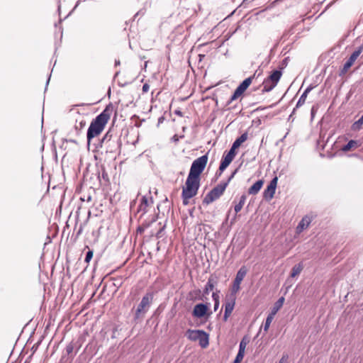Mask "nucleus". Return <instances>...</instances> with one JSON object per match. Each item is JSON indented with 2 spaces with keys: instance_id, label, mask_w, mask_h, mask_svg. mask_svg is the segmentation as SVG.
Masks as SVG:
<instances>
[{
  "instance_id": "1",
  "label": "nucleus",
  "mask_w": 363,
  "mask_h": 363,
  "mask_svg": "<svg viewBox=\"0 0 363 363\" xmlns=\"http://www.w3.org/2000/svg\"><path fill=\"white\" fill-rule=\"evenodd\" d=\"M113 105L109 104L105 109L92 121V138L99 135L104 129L113 111Z\"/></svg>"
},
{
  "instance_id": "2",
  "label": "nucleus",
  "mask_w": 363,
  "mask_h": 363,
  "mask_svg": "<svg viewBox=\"0 0 363 363\" xmlns=\"http://www.w3.org/2000/svg\"><path fill=\"white\" fill-rule=\"evenodd\" d=\"M77 225H79L77 231V237L82 234L84 230L89 233V227L88 226L89 220L91 218V208L80 205L77 211Z\"/></svg>"
},
{
  "instance_id": "3",
  "label": "nucleus",
  "mask_w": 363,
  "mask_h": 363,
  "mask_svg": "<svg viewBox=\"0 0 363 363\" xmlns=\"http://www.w3.org/2000/svg\"><path fill=\"white\" fill-rule=\"evenodd\" d=\"M200 186V177L189 174L182 191L186 196H196Z\"/></svg>"
},
{
  "instance_id": "4",
  "label": "nucleus",
  "mask_w": 363,
  "mask_h": 363,
  "mask_svg": "<svg viewBox=\"0 0 363 363\" xmlns=\"http://www.w3.org/2000/svg\"><path fill=\"white\" fill-rule=\"evenodd\" d=\"M227 186L228 182H224L215 186L206 195L203 200V203L208 205L220 198L223 194Z\"/></svg>"
},
{
  "instance_id": "5",
  "label": "nucleus",
  "mask_w": 363,
  "mask_h": 363,
  "mask_svg": "<svg viewBox=\"0 0 363 363\" xmlns=\"http://www.w3.org/2000/svg\"><path fill=\"white\" fill-rule=\"evenodd\" d=\"M152 294L150 293L147 294L143 297L135 311V319H140L144 317L145 313L148 311V308L152 301Z\"/></svg>"
},
{
  "instance_id": "6",
  "label": "nucleus",
  "mask_w": 363,
  "mask_h": 363,
  "mask_svg": "<svg viewBox=\"0 0 363 363\" xmlns=\"http://www.w3.org/2000/svg\"><path fill=\"white\" fill-rule=\"evenodd\" d=\"M208 162V153L196 159L191 164L189 173L200 177Z\"/></svg>"
},
{
  "instance_id": "7",
  "label": "nucleus",
  "mask_w": 363,
  "mask_h": 363,
  "mask_svg": "<svg viewBox=\"0 0 363 363\" xmlns=\"http://www.w3.org/2000/svg\"><path fill=\"white\" fill-rule=\"evenodd\" d=\"M83 106L76 105L75 107L70 110V111H75L79 114V116L75 119V129L81 130L84 128L86 123V118H89L88 113H85L83 111Z\"/></svg>"
},
{
  "instance_id": "8",
  "label": "nucleus",
  "mask_w": 363,
  "mask_h": 363,
  "mask_svg": "<svg viewBox=\"0 0 363 363\" xmlns=\"http://www.w3.org/2000/svg\"><path fill=\"white\" fill-rule=\"evenodd\" d=\"M363 51V45L358 47L356 50H354L349 59L346 61V62L344 64L343 67L340 71L339 75L340 76H344L350 69V68L353 65L355 60L357 59V57L360 55V54Z\"/></svg>"
},
{
  "instance_id": "9",
  "label": "nucleus",
  "mask_w": 363,
  "mask_h": 363,
  "mask_svg": "<svg viewBox=\"0 0 363 363\" xmlns=\"http://www.w3.org/2000/svg\"><path fill=\"white\" fill-rule=\"evenodd\" d=\"M247 270L245 266H242L237 272L235 279L233 281V287L231 289L230 294H233L235 296L236 293L240 290V285L243 280L244 277L246 276Z\"/></svg>"
},
{
  "instance_id": "10",
  "label": "nucleus",
  "mask_w": 363,
  "mask_h": 363,
  "mask_svg": "<svg viewBox=\"0 0 363 363\" xmlns=\"http://www.w3.org/2000/svg\"><path fill=\"white\" fill-rule=\"evenodd\" d=\"M236 296L233 294H230L229 297L227 298L225 304V313L223 315V320L227 321L229 316L231 315L235 304Z\"/></svg>"
},
{
  "instance_id": "11",
  "label": "nucleus",
  "mask_w": 363,
  "mask_h": 363,
  "mask_svg": "<svg viewBox=\"0 0 363 363\" xmlns=\"http://www.w3.org/2000/svg\"><path fill=\"white\" fill-rule=\"evenodd\" d=\"M277 181L278 178L277 177L271 180L269 184L263 193V196L265 199L270 200L274 197L277 185Z\"/></svg>"
},
{
  "instance_id": "12",
  "label": "nucleus",
  "mask_w": 363,
  "mask_h": 363,
  "mask_svg": "<svg viewBox=\"0 0 363 363\" xmlns=\"http://www.w3.org/2000/svg\"><path fill=\"white\" fill-rule=\"evenodd\" d=\"M208 310V303H198L192 311V315L197 318L204 317L207 314Z\"/></svg>"
},
{
  "instance_id": "13",
  "label": "nucleus",
  "mask_w": 363,
  "mask_h": 363,
  "mask_svg": "<svg viewBox=\"0 0 363 363\" xmlns=\"http://www.w3.org/2000/svg\"><path fill=\"white\" fill-rule=\"evenodd\" d=\"M91 344V342L89 341L83 352H82L79 357H78V363H89V362L91 361V347H89V345Z\"/></svg>"
},
{
  "instance_id": "14",
  "label": "nucleus",
  "mask_w": 363,
  "mask_h": 363,
  "mask_svg": "<svg viewBox=\"0 0 363 363\" xmlns=\"http://www.w3.org/2000/svg\"><path fill=\"white\" fill-rule=\"evenodd\" d=\"M255 76L256 72H255L252 76L245 79L236 89L242 94H243L251 84L252 81L254 78H255Z\"/></svg>"
},
{
  "instance_id": "15",
  "label": "nucleus",
  "mask_w": 363,
  "mask_h": 363,
  "mask_svg": "<svg viewBox=\"0 0 363 363\" xmlns=\"http://www.w3.org/2000/svg\"><path fill=\"white\" fill-rule=\"evenodd\" d=\"M233 159L234 158L233 157H231L230 155H229L228 154H226L225 155H223V158L221 160L220 166H219V170L220 172H223L229 166V164L232 162Z\"/></svg>"
},
{
  "instance_id": "16",
  "label": "nucleus",
  "mask_w": 363,
  "mask_h": 363,
  "mask_svg": "<svg viewBox=\"0 0 363 363\" xmlns=\"http://www.w3.org/2000/svg\"><path fill=\"white\" fill-rule=\"evenodd\" d=\"M311 220H312V218L310 216H304L301 219L300 223H298V225L297 226V230L298 232H301L303 230L308 228L309 224L311 223Z\"/></svg>"
},
{
  "instance_id": "17",
  "label": "nucleus",
  "mask_w": 363,
  "mask_h": 363,
  "mask_svg": "<svg viewBox=\"0 0 363 363\" xmlns=\"http://www.w3.org/2000/svg\"><path fill=\"white\" fill-rule=\"evenodd\" d=\"M282 75V72L281 70H274L272 72L271 74L265 79L268 82H272L273 83L277 84Z\"/></svg>"
},
{
  "instance_id": "18",
  "label": "nucleus",
  "mask_w": 363,
  "mask_h": 363,
  "mask_svg": "<svg viewBox=\"0 0 363 363\" xmlns=\"http://www.w3.org/2000/svg\"><path fill=\"white\" fill-rule=\"evenodd\" d=\"M200 333L201 336L199 339V345L202 348H206L209 345L208 334L203 330H201Z\"/></svg>"
},
{
  "instance_id": "19",
  "label": "nucleus",
  "mask_w": 363,
  "mask_h": 363,
  "mask_svg": "<svg viewBox=\"0 0 363 363\" xmlns=\"http://www.w3.org/2000/svg\"><path fill=\"white\" fill-rule=\"evenodd\" d=\"M263 184L264 182L262 179L257 181L251 187L249 188L248 194L256 195L261 189Z\"/></svg>"
},
{
  "instance_id": "20",
  "label": "nucleus",
  "mask_w": 363,
  "mask_h": 363,
  "mask_svg": "<svg viewBox=\"0 0 363 363\" xmlns=\"http://www.w3.org/2000/svg\"><path fill=\"white\" fill-rule=\"evenodd\" d=\"M201 332V330H191V329H189L187 330L186 331V335H187V337L190 340H192V341H196V340H199V337H200V333Z\"/></svg>"
},
{
  "instance_id": "21",
  "label": "nucleus",
  "mask_w": 363,
  "mask_h": 363,
  "mask_svg": "<svg viewBox=\"0 0 363 363\" xmlns=\"http://www.w3.org/2000/svg\"><path fill=\"white\" fill-rule=\"evenodd\" d=\"M284 302V298L281 297L279 298L274 304V306L272 309L271 314L272 315H275L276 313L279 311V310L282 307Z\"/></svg>"
},
{
  "instance_id": "22",
  "label": "nucleus",
  "mask_w": 363,
  "mask_h": 363,
  "mask_svg": "<svg viewBox=\"0 0 363 363\" xmlns=\"http://www.w3.org/2000/svg\"><path fill=\"white\" fill-rule=\"evenodd\" d=\"M358 146L359 145L357 140H351L342 147V150L343 152H348L357 148Z\"/></svg>"
},
{
  "instance_id": "23",
  "label": "nucleus",
  "mask_w": 363,
  "mask_h": 363,
  "mask_svg": "<svg viewBox=\"0 0 363 363\" xmlns=\"http://www.w3.org/2000/svg\"><path fill=\"white\" fill-rule=\"evenodd\" d=\"M312 89H313V87L309 86L304 91V92L302 94V95L299 98V99L296 104V108H298V107L301 106L305 103L307 95L311 91Z\"/></svg>"
},
{
  "instance_id": "24",
  "label": "nucleus",
  "mask_w": 363,
  "mask_h": 363,
  "mask_svg": "<svg viewBox=\"0 0 363 363\" xmlns=\"http://www.w3.org/2000/svg\"><path fill=\"white\" fill-rule=\"evenodd\" d=\"M277 84L273 83L272 82H268L267 80H264L262 85H263V89L262 90V92H269L272 91Z\"/></svg>"
},
{
  "instance_id": "25",
  "label": "nucleus",
  "mask_w": 363,
  "mask_h": 363,
  "mask_svg": "<svg viewBox=\"0 0 363 363\" xmlns=\"http://www.w3.org/2000/svg\"><path fill=\"white\" fill-rule=\"evenodd\" d=\"M303 269V266L301 263L295 264L291 269V277L294 278L298 276L301 272Z\"/></svg>"
},
{
  "instance_id": "26",
  "label": "nucleus",
  "mask_w": 363,
  "mask_h": 363,
  "mask_svg": "<svg viewBox=\"0 0 363 363\" xmlns=\"http://www.w3.org/2000/svg\"><path fill=\"white\" fill-rule=\"evenodd\" d=\"M247 133H244L239 138H238L233 143L237 147H239L244 142L247 140Z\"/></svg>"
},
{
  "instance_id": "27",
  "label": "nucleus",
  "mask_w": 363,
  "mask_h": 363,
  "mask_svg": "<svg viewBox=\"0 0 363 363\" xmlns=\"http://www.w3.org/2000/svg\"><path fill=\"white\" fill-rule=\"evenodd\" d=\"M245 201H246V196L245 194H243L241 196L239 203L238 204H236L234 207V210H235V212L236 214L241 211V209L243 207V205L245 204Z\"/></svg>"
},
{
  "instance_id": "28",
  "label": "nucleus",
  "mask_w": 363,
  "mask_h": 363,
  "mask_svg": "<svg viewBox=\"0 0 363 363\" xmlns=\"http://www.w3.org/2000/svg\"><path fill=\"white\" fill-rule=\"evenodd\" d=\"M94 8L96 13H100L105 5V0H94Z\"/></svg>"
},
{
  "instance_id": "29",
  "label": "nucleus",
  "mask_w": 363,
  "mask_h": 363,
  "mask_svg": "<svg viewBox=\"0 0 363 363\" xmlns=\"http://www.w3.org/2000/svg\"><path fill=\"white\" fill-rule=\"evenodd\" d=\"M362 125H363V115L361 116V118L359 120L355 121L352 125L351 128L353 131H357L362 128Z\"/></svg>"
},
{
  "instance_id": "30",
  "label": "nucleus",
  "mask_w": 363,
  "mask_h": 363,
  "mask_svg": "<svg viewBox=\"0 0 363 363\" xmlns=\"http://www.w3.org/2000/svg\"><path fill=\"white\" fill-rule=\"evenodd\" d=\"M220 291L216 290V291L213 292L212 298L214 301V311H216L219 306V295Z\"/></svg>"
},
{
  "instance_id": "31",
  "label": "nucleus",
  "mask_w": 363,
  "mask_h": 363,
  "mask_svg": "<svg viewBox=\"0 0 363 363\" xmlns=\"http://www.w3.org/2000/svg\"><path fill=\"white\" fill-rule=\"evenodd\" d=\"M213 289H214V287L211 286L210 284H206V285L203 289V295H202V296H201L199 298V299L202 300V301L206 300L207 298L206 297V296L208 295L209 291H213Z\"/></svg>"
},
{
  "instance_id": "32",
  "label": "nucleus",
  "mask_w": 363,
  "mask_h": 363,
  "mask_svg": "<svg viewBox=\"0 0 363 363\" xmlns=\"http://www.w3.org/2000/svg\"><path fill=\"white\" fill-rule=\"evenodd\" d=\"M242 94L237 89L235 90L233 94L231 96L230 99L228 101L226 104V106H229L233 101L236 100L238 97H240Z\"/></svg>"
},
{
  "instance_id": "33",
  "label": "nucleus",
  "mask_w": 363,
  "mask_h": 363,
  "mask_svg": "<svg viewBox=\"0 0 363 363\" xmlns=\"http://www.w3.org/2000/svg\"><path fill=\"white\" fill-rule=\"evenodd\" d=\"M74 349V346L72 342L69 343L66 346V348H65L66 354L69 357H74V354H73Z\"/></svg>"
},
{
  "instance_id": "34",
  "label": "nucleus",
  "mask_w": 363,
  "mask_h": 363,
  "mask_svg": "<svg viewBox=\"0 0 363 363\" xmlns=\"http://www.w3.org/2000/svg\"><path fill=\"white\" fill-rule=\"evenodd\" d=\"M218 277L215 275H211L208 279L207 284H210L211 286L214 287L218 284Z\"/></svg>"
},
{
  "instance_id": "35",
  "label": "nucleus",
  "mask_w": 363,
  "mask_h": 363,
  "mask_svg": "<svg viewBox=\"0 0 363 363\" xmlns=\"http://www.w3.org/2000/svg\"><path fill=\"white\" fill-rule=\"evenodd\" d=\"M274 315H272L271 313H269L268 315V316L266 318V320H265V323H264V331H267L269 326H270V324L274 318Z\"/></svg>"
},
{
  "instance_id": "36",
  "label": "nucleus",
  "mask_w": 363,
  "mask_h": 363,
  "mask_svg": "<svg viewBox=\"0 0 363 363\" xmlns=\"http://www.w3.org/2000/svg\"><path fill=\"white\" fill-rule=\"evenodd\" d=\"M85 248L88 249L86 257H85V262L89 263L91 261V249H89V243L85 242Z\"/></svg>"
},
{
  "instance_id": "37",
  "label": "nucleus",
  "mask_w": 363,
  "mask_h": 363,
  "mask_svg": "<svg viewBox=\"0 0 363 363\" xmlns=\"http://www.w3.org/2000/svg\"><path fill=\"white\" fill-rule=\"evenodd\" d=\"M86 138H87V147L89 150L91 145V124L89 125L86 131Z\"/></svg>"
},
{
  "instance_id": "38",
  "label": "nucleus",
  "mask_w": 363,
  "mask_h": 363,
  "mask_svg": "<svg viewBox=\"0 0 363 363\" xmlns=\"http://www.w3.org/2000/svg\"><path fill=\"white\" fill-rule=\"evenodd\" d=\"M247 346V342L245 340V338H243L239 345V352H242V353H245V350Z\"/></svg>"
},
{
  "instance_id": "39",
  "label": "nucleus",
  "mask_w": 363,
  "mask_h": 363,
  "mask_svg": "<svg viewBox=\"0 0 363 363\" xmlns=\"http://www.w3.org/2000/svg\"><path fill=\"white\" fill-rule=\"evenodd\" d=\"M238 147H237L236 146H235L233 144L231 147V148L230 149V150L228 151V152L227 153L228 155H230L231 157H233V158L235 157L236 155V149H238Z\"/></svg>"
},
{
  "instance_id": "40",
  "label": "nucleus",
  "mask_w": 363,
  "mask_h": 363,
  "mask_svg": "<svg viewBox=\"0 0 363 363\" xmlns=\"http://www.w3.org/2000/svg\"><path fill=\"white\" fill-rule=\"evenodd\" d=\"M244 354L245 353H242V352H238L237 354V356L235 359V361L236 362V363H240L244 357Z\"/></svg>"
},
{
  "instance_id": "41",
  "label": "nucleus",
  "mask_w": 363,
  "mask_h": 363,
  "mask_svg": "<svg viewBox=\"0 0 363 363\" xmlns=\"http://www.w3.org/2000/svg\"><path fill=\"white\" fill-rule=\"evenodd\" d=\"M194 196H186L184 195V192L182 191V199H183V203L184 205H188L189 204V200L191 198H193Z\"/></svg>"
},
{
  "instance_id": "42",
  "label": "nucleus",
  "mask_w": 363,
  "mask_h": 363,
  "mask_svg": "<svg viewBox=\"0 0 363 363\" xmlns=\"http://www.w3.org/2000/svg\"><path fill=\"white\" fill-rule=\"evenodd\" d=\"M89 0H78L74 6V7L73 8V9L68 13V15L65 17L67 18V16H69L72 12L75 10L83 2H88Z\"/></svg>"
},
{
  "instance_id": "43",
  "label": "nucleus",
  "mask_w": 363,
  "mask_h": 363,
  "mask_svg": "<svg viewBox=\"0 0 363 363\" xmlns=\"http://www.w3.org/2000/svg\"><path fill=\"white\" fill-rule=\"evenodd\" d=\"M140 204H142V206H145V208H147L148 206V201L145 196H143Z\"/></svg>"
},
{
  "instance_id": "44",
  "label": "nucleus",
  "mask_w": 363,
  "mask_h": 363,
  "mask_svg": "<svg viewBox=\"0 0 363 363\" xmlns=\"http://www.w3.org/2000/svg\"><path fill=\"white\" fill-rule=\"evenodd\" d=\"M80 201H82V202H84V201H87V202H89L91 201V194H88V195L86 196V197L85 196H81L80 197Z\"/></svg>"
},
{
  "instance_id": "45",
  "label": "nucleus",
  "mask_w": 363,
  "mask_h": 363,
  "mask_svg": "<svg viewBox=\"0 0 363 363\" xmlns=\"http://www.w3.org/2000/svg\"><path fill=\"white\" fill-rule=\"evenodd\" d=\"M238 168L235 169L231 174V175L229 177V178L228 179V180L225 182H228V184H229V182L231 181V179L234 177V176L235 175V174L238 172Z\"/></svg>"
},
{
  "instance_id": "46",
  "label": "nucleus",
  "mask_w": 363,
  "mask_h": 363,
  "mask_svg": "<svg viewBox=\"0 0 363 363\" xmlns=\"http://www.w3.org/2000/svg\"><path fill=\"white\" fill-rule=\"evenodd\" d=\"M164 228H165V225H164L163 227H162V228L160 229V230L157 233V234H156V237H157V238H161V237L162 236V231L164 230Z\"/></svg>"
},
{
  "instance_id": "47",
  "label": "nucleus",
  "mask_w": 363,
  "mask_h": 363,
  "mask_svg": "<svg viewBox=\"0 0 363 363\" xmlns=\"http://www.w3.org/2000/svg\"><path fill=\"white\" fill-rule=\"evenodd\" d=\"M287 360H288V355L287 354H284L281 358V359L279 361V363H286Z\"/></svg>"
},
{
  "instance_id": "48",
  "label": "nucleus",
  "mask_w": 363,
  "mask_h": 363,
  "mask_svg": "<svg viewBox=\"0 0 363 363\" xmlns=\"http://www.w3.org/2000/svg\"><path fill=\"white\" fill-rule=\"evenodd\" d=\"M149 89H150L149 84H147V83L144 84L143 86V93L147 92Z\"/></svg>"
},
{
  "instance_id": "49",
  "label": "nucleus",
  "mask_w": 363,
  "mask_h": 363,
  "mask_svg": "<svg viewBox=\"0 0 363 363\" xmlns=\"http://www.w3.org/2000/svg\"><path fill=\"white\" fill-rule=\"evenodd\" d=\"M138 211H143V213H145L146 212V208H145V206H142V204H140L139 208H138Z\"/></svg>"
},
{
  "instance_id": "50",
  "label": "nucleus",
  "mask_w": 363,
  "mask_h": 363,
  "mask_svg": "<svg viewBox=\"0 0 363 363\" xmlns=\"http://www.w3.org/2000/svg\"><path fill=\"white\" fill-rule=\"evenodd\" d=\"M255 72H256L255 77H259L262 74V71L257 69V70L255 71Z\"/></svg>"
},
{
  "instance_id": "51",
  "label": "nucleus",
  "mask_w": 363,
  "mask_h": 363,
  "mask_svg": "<svg viewBox=\"0 0 363 363\" xmlns=\"http://www.w3.org/2000/svg\"><path fill=\"white\" fill-rule=\"evenodd\" d=\"M172 140L174 142L177 143V142L179 140L178 136H177V135H174L172 137Z\"/></svg>"
},
{
  "instance_id": "52",
  "label": "nucleus",
  "mask_w": 363,
  "mask_h": 363,
  "mask_svg": "<svg viewBox=\"0 0 363 363\" xmlns=\"http://www.w3.org/2000/svg\"><path fill=\"white\" fill-rule=\"evenodd\" d=\"M164 120V118L163 116L159 118L158 123H162Z\"/></svg>"
},
{
  "instance_id": "53",
  "label": "nucleus",
  "mask_w": 363,
  "mask_h": 363,
  "mask_svg": "<svg viewBox=\"0 0 363 363\" xmlns=\"http://www.w3.org/2000/svg\"><path fill=\"white\" fill-rule=\"evenodd\" d=\"M175 113L178 116H182V113L180 111H176Z\"/></svg>"
},
{
  "instance_id": "54",
  "label": "nucleus",
  "mask_w": 363,
  "mask_h": 363,
  "mask_svg": "<svg viewBox=\"0 0 363 363\" xmlns=\"http://www.w3.org/2000/svg\"><path fill=\"white\" fill-rule=\"evenodd\" d=\"M222 172H220V171L218 169V171L216 172V176H217V177H220V176L221 175Z\"/></svg>"
},
{
  "instance_id": "55",
  "label": "nucleus",
  "mask_w": 363,
  "mask_h": 363,
  "mask_svg": "<svg viewBox=\"0 0 363 363\" xmlns=\"http://www.w3.org/2000/svg\"><path fill=\"white\" fill-rule=\"evenodd\" d=\"M50 76L48 77V80H47V82H46V85H45V90L47 89V86L49 84V82H50Z\"/></svg>"
},
{
  "instance_id": "56",
  "label": "nucleus",
  "mask_w": 363,
  "mask_h": 363,
  "mask_svg": "<svg viewBox=\"0 0 363 363\" xmlns=\"http://www.w3.org/2000/svg\"><path fill=\"white\" fill-rule=\"evenodd\" d=\"M138 232H140V233H142V232L143 231V228H141V227H139V228H138Z\"/></svg>"
},
{
  "instance_id": "57",
  "label": "nucleus",
  "mask_w": 363,
  "mask_h": 363,
  "mask_svg": "<svg viewBox=\"0 0 363 363\" xmlns=\"http://www.w3.org/2000/svg\"><path fill=\"white\" fill-rule=\"evenodd\" d=\"M115 65H116V66L119 65H120V61L119 60H116Z\"/></svg>"
},
{
  "instance_id": "58",
  "label": "nucleus",
  "mask_w": 363,
  "mask_h": 363,
  "mask_svg": "<svg viewBox=\"0 0 363 363\" xmlns=\"http://www.w3.org/2000/svg\"><path fill=\"white\" fill-rule=\"evenodd\" d=\"M286 59H284V60L282 61V65H283V66L286 64Z\"/></svg>"
},
{
  "instance_id": "59",
  "label": "nucleus",
  "mask_w": 363,
  "mask_h": 363,
  "mask_svg": "<svg viewBox=\"0 0 363 363\" xmlns=\"http://www.w3.org/2000/svg\"><path fill=\"white\" fill-rule=\"evenodd\" d=\"M57 10H58V11L60 12V4L58 5V9H57Z\"/></svg>"
},
{
  "instance_id": "60",
  "label": "nucleus",
  "mask_w": 363,
  "mask_h": 363,
  "mask_svg": "<svg viewBox=\"0 0 363 363\" xmlns=\"http://www.w3.org/2000/svg\"><path fill=\"white\" fill-rule=\"evenodd\" d=\"M118 75V72H116L115 74V77H117Z\"/></svg>"
},
{
  "instance_id": "61",
  "label": "nucleus",
  "mask_w": 363,
  "mask_h": 363,
  "mask_svg": "<svg viewBox=\"0 0 363 363\" xmlns=\"http://www.w3.org/2000/svg\"><path fill=\"white\" fill-rule=\"evenodd\" d=\"M88 268V266H86V267L84 268V270H86Z\"/></svg>"
},
{
  "instance_id": "62",
  "label": "nucleus",
  "mask_w": 363,
  "mask_h": 363,
  "mask_svg": "<svg viewBox=\"0 0 363 363\" xmlns=\"http://www.w3.org/2000/svg\"><path fill=\"white\" fill-rule=\"evenodd\" d=\"M88 268V266H86V267L84 268V270H86Z\"/></svg>"
},
{
  "instance_id": "63",
  "label": "nucleus",
  "mask_w": 363,
  "mask_h": 363,
  "mask_svg": "<svg viewBox=\"0 0 363 363\" xmlns=\"http://www.w3.org/2000/svg\"><path fill=\"white\" fill-rule=\"evenodd\" d=\"M88 268V266H86V267L84 268V270H86Z\"/></svg>"
},
{
  "instance_id": "64",
  "label": "nucleus",
  "mask_w": 363,
  "mask_h": 363,
  "mask_svg": "<svg viewBox=\"0 0 363 363\" xmlns=\"http://www.w3.org/2000/svg\"><path fill=\"white\" fill-rule=\"evenodd\" d=\"M295 111H296V108H294V109L293 110L292 113H294Z\"/></svg>"
}]
</instances>
